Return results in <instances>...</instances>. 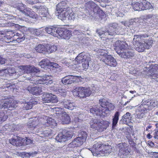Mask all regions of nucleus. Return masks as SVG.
I'll return each mask as SVG.
<instances>
[{
	"label": "nucleus",
	"instance_id": "nucleus-1",
	"mask_svg": "<svg viewBox=\"0 0 158 158\" xmlns=\"http://www.w3.org/2000/svg\"><path fill=\"white\" fill-rule=\"evenodd\" d=\"M148 35L146 34L135 35L134 36L133 44L136 47V50L139 52H143L144 49H149L152 46L153 40L151 39H147Z\"/></svg>",
	"mask_w": 158,
	"mask_h": 158
},
{
	"label": "nucleus",
	"instance_id": "nucleus-2",
	"mask_svg": "<svg viewBox=\"0 0 158 158\" xmlns=\"http://www.w3.org/2000/svg\"><path fill=\"white\" fill-rule=\"evenodd\" d=\"M91 60L90 56L88 53L82 52L79 54L76 58V64L82 63L83 69L86 70L88 68L89 62Z\"/></svg>",
	"mask_w": 158,
	"mask_h": 158
},
{
	"label": "nucleus",
	"instance_id": "nucleus-3",
	"mask_svg": "<svg viewBox=\"0 0 158 158\" xmlns=\"http://www.w3.org/2000/svg\"><path fill=\"white\" fill-rule=\"evenodd\" d=\"M90 124L91 128L95 129L99 132H102L106 129L109 123L107 121L92 118L90 122Z\"/></svg>",
	"mask_w": 158,
	"mask_h": 158
},
{
	"label": "nucleus",
	"instance_id": "nucleus-4",
	"mask_svg": "<svg viewBox=\"0 0 158 158\" xmlns=\"http://www.w3.org/2000/svg\"><path fill=\"white\" fill-rule=\"evenodd\" d=\"M37 77H28L27 79L30 80L31 81V83L37 85L39 84H46L48 85V84H51L52 83V77L51 75H45L44 76H43L42 78L40 79H37Z\"/></svg>",
	"mask_w": 158,
	"mask_h": 158
},
{
	"label": "nucleus",
	"instance_id": "nucleus-5",
	"mask_svg": "<svg viewBox=\"0 0 158 158\" xmlns=\"http://www.w3.org/2000/svg\"><path fill=\"white\" fill-rule=\"evenodd\" d=\"M77 92H74L75 94L77 93V95L81 98H85L89 96L92 94H93L95 93V90L91 88L83 87H79L77 88Z\"/></svg>",
	"mask_w": 158,
	"mask_h": 158
},
{
	"label": "nucleus",
	"instance_id": "nucleus-6",
	"mask_svg": "<svg viewBox=\"0 0 158 158\" xmlns=\"http://www.w3.org/2000/svg\"><path fill=\"white\" fill-rule=\"evenodd\" d=\"M85 6L88 9L93 10L94 13V16L96 18H101L102 15L103 14L102 11L99 9V7L93 2L90 1L86 3Z\"/></svg>",
	"mask_w": 158,
	"mask_h": 158
},
{
	"label": "nucleus",
	"instance_id": "nucleus-7",
	"mask_svg": "<svg viewBox=\"0 0 158 158\" xmlns=\"http://www.w3.org/2000/svg\"><path fill=\"white\" fill-rule=\"evenodd\" d=\"M144 70L147 71V74L150 76L152 78L158 81V65L156 64H152L148 67H145Z\"/></svg>",
	"mask_w": 158,
	"mask_h": 158
},
{
	"label": "nucleus",
	"instance_id": "nucleus-8",
	"mask_svg": "<svg viewBox=\"0 0 158 158\" xmlns=\"http://www.w3.org/2000/svg\"><path fill=\"white\" fill-rule=\"evenodd\" d=\"M89 110L93 114L102 117L107 116L110 114L109 110L105 107L99 108L98 107L94 106L90 108Z\"/></svg>",
	"mask_w": 158,
	"mask_h": 158
},
{
	"label": "nucleus",
	"instance_id": "nucleus-9",
	"mask_svg": "<svg viewBox=\"0 0 158 158\" xmlns=\"http://www.w3.org/2000/svg\"><path fill=\"white\" fill-rule=\"evenodd\" d=\"M40 121L42 123V128L49 126H50L51 127H54L57 124L54 119L46 116H43L42 117H41Z\"/></svg>",
	"mask_w": 158,
	"mask_h": 158
},
{
	"label": "nucleus",
	"instance_id": "nucleus-10",
	"mask_svg": "<svg viewBox=\"0 0 158 158\" xmlns=\"http://www.w3.org/2000/svg\"><path fill=\"white\" fill-rule=\"evenodd\" d=\"M42 101L43 103H56L58 100L55 95L47 93L43 95Z\"/></svg>",
	"mask_w": 158,
	"mask_h": 158
},
{
	"label": "nucleus",
	"instance_id": "nucleus-11",
	"mask_svg": "<svg viewBox=\"0 0 158 158\" xmlns=\"http://www.w3.org/2000/svg\"><path fill=\"white\" fill-rule=\"evenodd\" d=\"M40 118L38 119L36 117H34L30 119L27 125L29 127L31 128V129L34 130L35 131H36V128L40 127V125H42L40 121ZM42 126H40L41 127Z\"/></svg>",
	"mask_w": 158,
	"mask_h": 158
},
{
	"label": "nucleus",
	"instance_id": "nucleus-12",
	"mask_svg": "<svg viewBox=\"0 0 158 158\" xmlns=\"http://www.w3.org/2000/svg\"><path fill=\"white\" fill-rule=\"evenodd\" d=\"M83 142L80 138L77 137L68 145L66 149L67 150L72 151L73 148L81 146Z\"/></svg>",
	"mask_w": 158,
	"mask_h": 158
},
{
	"label": "nucleus",
	"instance_id": "nucleus-13",
	"mask_svg": "<svg viewBox=\"0 0 158 158\" xmlns=\"http://www.w3.org/2000/svg\"><path fill=\"white\" fill-rule=\"evenodd\" d=\"M66 3L64 1H62L58 3L56 6V10L59 15L64 14V13L66 12V14H68L66 11H69L70 8L69 7H66Z\"/></svg>",
	"mask_w": 158,
	"mask_h": 158
},
{
	"label": "nucleus",
	"instance_id": "nucleus-14",
	"mask_svg": "<svg viewBox=\"0 0 158 158\" xmlns=\"http://www.w3.org/2000/svg\"><path fill=\"white\" fill-rule=\"evenodd\" d=\"M117 53L122 57L126 59L131 58L134 55L133 51L130 49H124L122 52L121 51H117Z\"/></svg>",
	"mask_w": 158,
	"mask_h": 158
},
{
	"label": "nucleus",
	"instance_id": "nucleus-15",
	"mask_svg": "<svg viewBox=\"0 0 158 158\" xmlns=\"http://www.w3.org/2000/svg\"><path fill=\"white\" fill-rule=\"evenodd\" d=\"M70 10L69 11H66L67 13L68 12L67 14H66V12H64L63 14H62L61 15H58V18L61 20H73L75 18V15L70 8Z\"/></svg>",
	"mask_w": 158,
	"mask_h": 158
},
{
	"label": "nucleus",
	"instance_id": "nucleus-16",
	"mask_svg": "<svg viewBox=\"0 0 158 158\" xmlns=\"http://www.w3.org/2000/svg\"><path fill=\"white\" fill-rule=\"evenodd\" d=\"M104 147V145L100 142H96L93 146L91 151L94 156L100 157L101 155L99 153L100 150Z\"/></svg>",
	"mask_w": 158,
	"mask_h": 158
},
{
	"label": "nucleus",
	"instance_id": "nucleus-17",
	"mask_svg": "<svg viewBox=\"0 0 158 158\" xmlns=\"http://www.w3.org/2000/svg\"><path fill=\"white\" fill-rule=\"evenodd\" d=\"M127 45L125 42L119 40L116 41L114 44V49L116 52L117 51H121L122 52L123 50H124L126 49Z\"/></svg>",
	"mask_w": 158,
	"mask_h": 158
},
{
	"label": "nucleus",
	"instance_id": "nucleus-18",
	"mask_svg": "<svg viewBox=\"0 0 158 158\" xmlns=\"http://www.w3.org/2000/svg\"><path fill=\"white\" fill-rule=\"evenodd\" d=\"M26 89L30 93L33 95H38L41 93L40 87L37 86H35L34 85H32L28 86Z\"/></svg>",
	"mask_w": 158,
	"mask_h": 158
},
{
	"label": "nucleus",
	"instance_id": "nucleus-19",
	"mask_svg": "<svg viewBox=\"0 0 158 158\" xmlns=\"http://www.w3.org/2000/svg\"><path fill=\"white\" fill-rule=\"evenodd\" d=\"M60 102L65 108L69 110H72L76 108L74 103H71L67 100L64 99Z\"/></svg>",
	"mask_w": 158,
	"mask_h": 158
},
{
	"label": "nucleus",
	"instance_id": "nucleus-20",
	"mask_svg": "<svg viewBox=\"0 0 158 158\" xmlns=\"http://www.w3.org/2000/svg\"><path fill=\"white\" fill-rule=\"evenodd\" d=\"M104 62L106 64L111 67H115L117 64L116 60L110 55H109L107 57L104 59Z\"/></svg>",
	"mask_w": 158,
	"mask_h": 158
},
{
	"label": "nucleus",
	"instance_id": "nucleus-21",
	"mask_svg": "<svg viewBox=\"0 0 158 158\" xmlns=\"http://www.w3.org/2000/svg\"><path fill=\"white\" fill-rule=\"evenodd\" d=\"M10 32L11 33V36H13V38L12 39L16 40L19 43L22 42L25 39V35L23 33H14L12 32Z\"/></svg>",
	"mask_w": 158,
	"mask_h": 158
},
{
	"label": "nucleus",
	"instance_id": "nucleus-22",
	"mask_svg": "<svg viewBox=\"0 0 158 158\" xmlns=\"http://www.w3.org/2000/svg\"><path fill=\"white\" fill-rule=\"evenodd\" d=\"M75 77L72 75H68L63 78L61 80L62 82L65 85L71 84L74 83L75 81Z\"/></svg>",
	"mask_w": 158,
	"mask_h": 158
},
{
	"label": "nucleus",
	"instance_id": "nucleus-23",
	"mask_svg": "<svg viewBox=\"0 0 158 158\" xmlns=\"http://www.w3.org/2000/svg\"><path fill=\"white\" fill-rule=\"evenodd\" d=\"M143 19L144 20H145L147 21H148L149 20H150V26L152 27V28H155L157 26L158 23L156 21H154L152 19V16L151 15H148L145 16H144L143 17Z\"/></svg>",
	"mask_w": 158,
	"mask_h": 158
},
{
	"label": "nucleus",
	"instance_id": "nucleus-24",
	"mask_svg": "<svg viewBox=\"0 0 158 158\" xmlns=\"http://www.w3.org/2000/svg\"><path fill=\"white\" fill-rule=\"evenodd\" d=\"M111 147L110 146H104V147L102 148L99 152V153L101 155L100 156H104L109 154L111 152Z\"/></svg>",
	"mask_w": 158,
	"mask_h": 158
},
{
	"label": "nucleus",
	"instance_id": "nucleus-25",
	"mask_svg": "<svg viewBox=\"0 0 158 158\" xmlns=\"http://www.w3.org/2000/svg\"><path fill=\"white\" fill-rule=\"evenodd\" d=\"M144 105H146L149 107L148 109H152L157 105V101L155 100H148L144 102Z\"/></svg>",
	"mask_w": 158,
	"mask_h": 158
},
{
	"label": "nucleus",
	"instance_id": "nucleus-26",
	"mask_svg": "<svg viewBox=\"0 0 158 158\" xmlns=\"http://www.w3.org/2000/svg\"><path fill=\"white\" fill-rule=\"evenodd\" d=\"M120 113L116 111L112 117V128H114L117 126V124L119 120Z\"/></svg>",
	"mask_w": 158,
	"mask_h": 158
},
{
	"label": "nucleus",
	"instance_id": "nucleus-27",
	"mask_svg": "<svg viewBox=\"0 0 158 158\" xmlns=\"http://www.w3.org/2000/svg\"><path fill=\"white\" fill-rule=\"evenodd\" d=\"M131 114L129 112L126 113L122 117V119L120 122H122L123 124H127L131 121V116H130Z\"/></svg>",
	"mask_w": 158,
	"mask_h": 158
},
{
	"label": "nucleus",
	"instance_id": "nucleus-28",
	"mask_svg": "<svg viewBox=\"0 0 158 158\" xmlns=\"http://www.w3.org/2000/svg\"><path fill=\"white\" fill-rule=\"evenodd\" d=\"M141 0H135L132 5V8L135 11H141Z\"/></svg>",
	"mask_w": 158,
	"mask_h": 158
},
{
	"label": "nucleus",
	"instance_id": "nucleus-29",
	"mask_svg": "<svg viewBox=\"0 0 158 158\" xmlns=\"http://www.w3.org/2000/svg\"><path fill=\"white\" fill-rule=\"evenodd\" d=\"M24 12L25 15L27 16L35 19L38 18L37 15L34 12L32 11L31 9L27 8V10H24Z\"/></svg>",
	"mask_w": 158,
	"mask_h": 158
},
{
	"label": "nucleus",
	"instance_id": "nucleus-30",
	"mask_svg": "<svg viewBox=\"0 0 158 158\" xmlns=\"http://www.w3.org/2000/svg\"><path fill=\"white\" fill-rule=\"evenodd\" d=\"M123 144L122 143H119L117 145V147L119 149V152L124 155H128L129 152L126 149V148L124 147Z\"/></svg>",
	"mask_w": 158,
	"mask_h": 158
},
{
	"label": "nucleus",
	"instance_id": "nucleus-31",
	"mask_svg": "<svg viewBox=\"0 0 158 158\" xmlns=\"http://www.w3.org/2000/svg\"><path fill=\"white\" fill-rule=\"evenodd\" d=\"M36 51L40 53L46 54L47 53L46 46L42 44H40L35 48Z\"/></svg>",
	"mask_w": 158,
	"mask_h": 158
},
{
	"label": "nucleus",
	"instance_id": "nucleus-32",
	"mask_svg": "<svg viewBox=\"0 0 158 158\" xmlns=\"http://www.w3.org/2000/svg\"><path fill=\"white\" fill-rule=\"evenodd\" d=\"M141 1H142L141 2L142 10L152 8V6L149 2L145 0H141Z\"/></svg>",
	"mask_w": 158,
	"mask_h": 158
},
{
	"label": "nucleus",
	"instance_id": "nucleus-33",
	"mask_svg": "<svg viewBox=\"0 0 158 158\" xmlns=\"http://www.w3.org/2000/svg\"><path fill=\"white\" fill-rule=\"evenodd\" d=\"M61 116V120L63 124H68L70 122V118L66 112L64 113Z\"/></svg>",
	"mask_w": 158,
	"mask_h": 158
},
{
	"label": "nucleus",
	"instance_id": "nucleus-34",
	"mask_svg": "<svg viewBox=\"0 0 158 158\" xmlns=\"http://www.w3.org/2000/svg\"><path fill=\"white\" fill-rule=\"evenodd\" d=\"M6 71L7 73V74L9 75L10 76H13L14 78H18L17 71H15L14 68H10L6 69Z\"/></svg>",
	"mask_w": 158,
	"mask_h": 158
},
{
	"label": "nucleus",
	"instance_id": "nucleus-35",
	"mask_svg": "<svg viewBox=\"0 0 158 158\" xmlns=\"http://www.w3.org/2000/svg\"><path fill=\"white\" fill-rule=\"evenodd\" d=\"M17 104L16 102L14 100H12L10 101H9L8 99L7 108H8L9 110H11L17 107Z\"/></svg>",
	"mask_w": 158,
	"mask_h": 158
},
{
	"label": "nucleus",
	"instance_id": "nucleus-36",
	"mask_svg": "<svg viewBox=\"0 0 158 158\" xmlns=\"http://www.w3.org/2000/svg\"><path fill=\"white\" fill-rule=\"evenodd\" d=\"M47 53H51L55 52L57 49V47L55 45L48 44L46 46Z\"/></svg>",
	"mask_w": 158,
	"mask_h": 158
},
{
	"label": "nucleus",
	"instance_id": "nucleus-37",
	"mask_svg": "<svg viewBox=\"0 0 158 158\" xmlns=\"http://www.w3.org/2000/svg\"><path fill=\"white\" fill-rule=\"evenodd\" d=\"M14 7L16 8L17 10H19L20 12L25 15L24 10H27V8L25 9V5L22 3H18L14 6Z\"/></svg>",
	"mask_w": 158,
	"mask_h": 158
},
{
	"label": "nucleus",
	"instance_id": "nucleus-38",
	"mask_svg": "<svg viewBox=\"0 0 158 158\" xmlns=\"http://www.w3.org/2000/svg\"><path fill=\"white\" fill-rule=\"evenodd\" d=\"M63 131L59 133L56 138V139L58 142L63 143L66 141Z\"/></svg>",
	"mask_w": 158,
	"mask_h": 158
},
{
	"label": "nucleus",
	"instance_id": "nucleus-39",
	"mask_svg": "<svg viewBox=\"0 0 158 158\" xmlns=\"http://www.w3.org/2000/svg\"><path fill=\"white\" fill-rule=\"evenodd\" d=\"M51 131L50 130L44 131L40 134L37 135H38V138L40 139L41 138L48 137L51 135Z\"/></svg>",
	"mask_w": 158,
	"mask_h": 158
},
{
	"label": "nucleus",
	"instance_id": "nucleus-40",
	"mask_svg": "<svg viewBox=\"0 0 158 158\" xmlns=\"http://www.w3.org/2000/svg\"><path fill=\"white\" fill-rule=\"evenodd\" d=\"M56 28L52 26L47 27L45 28V31L49 34H50L51 35L54 36L56 35L55 34L56 30Z\"/></svg>",
	"mask_w": 158,
	"mask_h": 158
},
{
	"label": "nucleus",
	"instance_id": "nucleus-41",
	"mask_svg": "<svg viewBox=\"0 0 158 158\" xmlns=\"http://www.w3.org/2000/svg\"><path fill=\"white\" fill-rule=\"evenodd\" d=\"M51 62L48 60L43 59L39 63V65L42 68H45L46 66H50Z\"/></svg>",
	"mask_w": 158,
	"mask_h": 158
},
{
	"label": "nucleus",
	"instance_id": "nucleus-42",
	"mask_svg": "<svg viewBox=\"0 0 158 158\" xmlns=\"http://www.w3.org/2000/svg\"><path fill=\"white\" fill-rule=\"evenodd\" d=\"M37 103V102L35 101L34 102L30 101L28 102H25L24 104V105L23 106L25 109L29 110L32 108L33 105L36 104Z\"/></svg>",
	"mask_w": 158,
	"mask_h": 158
},
{
	"label": "nucleus",
	"instance_id": "nucleus-43",
	"mask_svg": "<svg viewBox=\"0 0 158 158\" xmlns=\"http://www.w3.org/2000/svg\"><path fill=\"white\" fill-rule=\"evenodd\" d=\"M29 31L31 34L37 36L40 35L42 32V31L39 29L30 28L29 29Z\"/></svg>",
	"mask_w": 158,
	"mask_h": 158
},
{
	"label": "nucleus",
	"instance_id": "nucleus-44",
	"mask_svg": "<svg viewBox=\"0 0 158 158\" xmlns=\"http://www.w3.org/2000/svg\"><path fill=\"white\" fill-rule=\"evenodd\" d=\"M118 27V24L116 23L110 24L109 25V29L108 30L111 32H113L114 35H115L116 34L115 31Z\"/></svg>",
	"mask_w": 158,
	"mask_h": 158
},
{
	"label": "nucleus",
	"instance_id": "nucleus-45",
	"mask_svg": "<svg viewBox=\"0 0 158 158\" xmlns=\"http://www.w3.org/2000/svg\"><path fill=\"white\" fill-rule=\"evenodd\" d=\"M63 34L62 36V39H68L71 35V33L69 30H64Z\"/></svg>",
	"mask_w": 158,
	"mask_h": 158
},
{
	"label": "nucleus",
	"instance_id": "nucleus-46",
	"mask_svg": "<svg viewBox=\"0 0 158 158\" xmlns=\"http://www.w3.org/2000/svg\"><path fill=\"white\" fill-rule=\"evenodd\" d=\"M98 55L99 56V57L103 60V61H104V59L106 58L107 56H109L107 54V53L104 50H101L98 53Z\"/></svg>",
	"mask_w": 158,
	"mask_h": 158
},
{
	"label": "nucleus",
	"instance_id": "nucleus-47",
	"mask_svg": "<svg viewBox=\"0 0 158 158\" xmlns=\"http://www.w3.org/2000/svg\"><path fill=\"white\" fill-rule=\"evenodd\" d=\"M53 110L56 112V115H59V116L63 115L64 113L66 112L62 108L60 107H56L54 108Z\"/></svg>",
	"mask_w": 158,
	"mask_h": 158
},
{
	"label": "nucleus",
	"instance_id": "nucleus-48",
	"mask_svg": "<svg viewBox=\"0 0 158 158\" xmlns=\"http://www.w3.org/2000/svg\"><path fill=\"white\" fill-rule=\"evenodd\" d=\"M64 134V135L66 141L72 138L73 136V134L72 132L66 131H63Z\"/></svg>",
	"mask_w": 158,
	"mask_h": 158
},
{
	"label": "nucleus",
	"instance_id": "nucleus-49",
	"mask_svg": "<svg viewBox=\"0 0 158 158\" xmlns=\"http://www.w3.org/2000/svg\"><path fill=\"white\" fill-rule=\"evenodd\" d=\"M8 99H4L0 100V109L2 108H7Z\"/></svg>",
	"mask_w": 158,
	"mask_h": 158
},
{
	"label": "nucleus",
	"instance_id": "nucleus-50",
	"mask_svg": "<svg viewBox=\"0 0 158 158\" xmlns=\"http://www.w3.org/2000/svg\"><path fill=\"white\" fill-rule=\"evenodd\" d=\"M64 29L61 28L56 29V34H55L56 35H55L54 36H56L57 37H60L62 38V36L63 34V32H64Z\"/></svg>",
	"mask_w": 158,
	"mask_h": 158
},
{
	"label": "nucleus",
	"instance_id": "nucleus-51",
	"mask_svg": "<svg viewBox=\"0 0 158 158\" xmlns=\"http://www.w3.org/2000/svg\"><path fill=\"white\" fill-rule=\"evenodd\" d=\"M24 69V66L23 65L20 66L18 68V71H17V74L18 76V77L19 76L23 75L25 73Z\"/></svg>",
	"mask_w": 158,
	"mask_h": 158
},
{
	"label": "nucleus",
	"instance_id": "nucleus-52",
	"mask_svg": "<svg viewBox=\"0 0 158 158\" xmlns=\"http://www.w3.org/2000/svg\"><path fill=\"white\" fill-rule=\"evenodd\" d=\"M61 62L63 64L69 66L72 65V61L71 59L65 58L61 60Z\"/></svg>",
	"mask_w": 158,
	"mask_h": 158
},
{
	"label": "nucleus",
	"instance_id": "nucleus-53",
	"mask_svg": "<svg viewBox=\"0 0 158 158\" xmlns=\"http://www.w3.org/2000/svg\"><path fill=\"white\" fill-rule=\"evenodd\" d=\"M40 15L41 17H48L49 13L48 10L45 8H43L42 10H41L40 12Z\"/></svg>",
	"mask_w": 158,
	"mask_h": 158
},
{
	"label": "nucleus",
	"instance_id": "nucleus-54",
	"mask_svg": "<svg viewBox=\"0 0 158 158\" xmlns=\"http://www.w3.org/2000/svg\"><path fill=\"white\" fill-rule=\"evenodd\" d=\"M144 110H143L139 109H138V111L137 112L136 118H143L144 115Z\"/></svg>",
	"mask_w": 158,
	"mask_h": 158
},
{
	"label": "nucleus",
	"instance_id": "nucleus-55",
	"mask_svg": "<svg viewBox=\"0 0 158 158\" xmlns=\"http://www.w3.org/2000/svg\"><path fill=\"white\" fill-rule=\"evenodd\" d=\"M10 143L13 145L18 146H19V140L15 138H12L11 140H10Z\"/></svg>",
	"mask_w": 158,
	"mask_h": 158
},
{
	"label": "nucleus",
	"instance_id": "nucleus-56",
	"mask_svg": "<svg viewBox=\"0 0 158 158\" xmlns=\"http://www.w3.org/2000/svg\"><path fill=\"white\" fill-rule=\"evenodd\" d=\"M7 34L5 36H4V40H5V41H9V40H11L12 37H13V36H11V31H6Z\"/></svg>",
	"mask_w": 158,
	"mask_h": 158
},
{
	"label": "nucleus",
	"instance_id": "nucleus-57",
	"mask_svg": "<svg viewBox=\"0 0 158 158\" xmlns=\"http://www.w3.org/2000/svg\"><path fill=\"white\" fill-rule=\"evenodd\" d=\"M80 136L78 137L81 138L82 141L84 142L86 140L87 137V134L86 132L82 131L81 132L80 134Z\"/></svg>",
	"mask_w": 158,
	"mask_h": 158
},
{
	"label": "nucleus",
	"instance_id": "nucleus-58",
	"mask_svg": "<svg viewBox=\"0 0 158 158\" xmlns=\"http://www.w3.org/2000/svg\"><path fill=\"white\" fill-rule=\"evenodd\" d=\"M105 108H107V109H108L109 110V112H110V111L114 109V106L111 103L107 102V103L106 106Z\"/></svg>",
	"mask_w": 158,
	"mask_h": 158
},
{
	"label": "nucleus",
	"instance_id": "nucleus-59",
	"mask_svg": "<svg viewBox=\"0 0 158 158\" xmlns=\"http://www.w3.org/2000/svg\"><path fill=\"white\" fill-rule=\"evenodd\" d=\"M25 73H31L32 66L30 65H24Z\"/></svg>",
	"mask_w": 158,
	"mask_h": 158
},
{
	"label": "nucleus",
	"instance_id": "nucleus-60",
	"mask_svg": "<svg viewBox=\"0 0 158 158\" xmlns=\"http://www.w3.org/2000/svg\"><path fill=\"white\" fill-rule=\"evenodd\" d=\"M7 118V116L5 115V114L2 112H0V122L2 121H4Z\"/></svg>",
	"mask_w": 158,
	"mask_h": 158
},
{
	"label": "nucleus",
	"instance_id": "nucleus-61",
	"mask_svg": "<svg viewBox=\"0 0 158 158\" xmlns=\"http://www.w3.org/2000/svg\"><path fill=\"white\" fill-rule=\"evenodd\" d=\"M114 35L113 32H111L108 30H106L104 31L103 35L106 37L108 35Z\"/></svg>",
	"mask_w": 158,
	"mask_h": 158
},
{
	"label": "nucleus",
	"instance_id": "nucleus-62",
	"mask_svg": "<svg viewBox=\"0 0 158 158\" xmlns=\"http://www.w3.org/2000/svg\"><path fill=\"white\" fill-rule=\"evenodd\" d=\"M40 70L38 68L34 66H32L31 73H33L34 74H35L36 73H38L40 72Z\"/></svg>",
	"mask_w": 158,
	"mask_h": 158
},
{
	"label": "nucleus",
	"instance_id": "nucleus-63",
	"mask_svg": "<svg viewBox=\"0 0 158 158\" xmlns=\"http://www.w3.org/2000/svg\"><path fill=\"white\" fill-rule=\"evenodd\" d=\"M107 102H105L104 101H103V100H100L99 102L101 106V108L105 107V106H106Z\"/></svg>",
	"mask_w": 158,
	"mask_h": 158
},
{
	"label": "nucleus",
	"instance_id": "nucleus-64",
	"mask_svg": "<svg viewBox=\"0 0 158 158\" xmlns=\"http://www.w3.org/2000/svg\"><path fill=\"white\" fill-rule=\"evenodd\" d=\"M6 69L0 70V76H6L7 73L6 71Z\"/></svg>",
	"mask_w": 158,
	"mask_h": 158
}]
</instances>
